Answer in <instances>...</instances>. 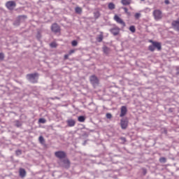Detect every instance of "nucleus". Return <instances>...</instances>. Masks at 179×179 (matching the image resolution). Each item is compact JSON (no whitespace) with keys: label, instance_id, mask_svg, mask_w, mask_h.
Listing matches in <instances>:
<instances>
[{"label":"nucleus","instance_id":"nucleus-1","mask_svg":"<svg viewBox=\"0 0 179 179\" xmlns=\"http://www.w3.org/2000/svg\"><path fill=\"white\" fill-rule=\"evenodd\" d=\"M150 43H152V45H150L148 47V50L152 52H153V51H155L156 48L158 51H160L162 50V43L153 41H150Z\"/></svg>","mask_w":179,"mask_h":179},{"label":"nucleus","instance_id":"nucleus-2","mask_svg":"<svg viewBox=\"0 0 179 179\" xmlns=\"http://www.w3.org/2000/svg\"><path fill=\"white\" fill-rule=\"evenodd\" d=\"M90 83L92 85L93 87H96V86H99L100 81L97 76L92 75L90 77Z\"/></svg>","mask_w":179,"mask_h":179},{"label":"nucleus","instance_id":"nucleus-3","mask_svg":"<svg viewBox=\"0 0 179 179\" xmlns=\"http://www.w3.org/2000/svg\"><path fill=\"white\" fill-rule=\"evenodd\" d=\"M152 15L155 20H160V19L163 17V13L160 10H155L152 13Z\"/></svg>","mask_w":179,"mask_h":179},{"label":"nucleus","instance_id":"nucleus-4","mask_svg":"<svg viewBox=\"0 0 179 179\" xmlns=\"http://www.w3.org/2000/svg\"><path fill=\"white\" fill-rule=\"evenodd\" d=\"M6 7L8 10H13L16 8V2L14 1H9L6 3Z\"/></svg>","mask_w":179,"mask_h":179},{"label":"nucleus","instance_id":"nucleus-5","mask_svg":"<svg viewBox=\"0 0 179 179\" xmlns=\"http://www.w3.org/2000/svg\"><path fill=\"white\" fill-rule=\"evenodd\" d=\"M55 157L59 159V160H62V159H65L66 157V153L64 151H57L55 152Z\"/></svg>","mask_w":179,"mask_h":179},{"label":"nucleus","instance_id":"nucleus-6","mask_svg":"<svg viewBox=\"0 0 179 179\" xmlns=\"http://www.w3.org/2000/svg\"><path fill=\"white\" fill-rule=\"evenodd\" d=\"M51 30L53 33H59L61 31V27L58 24L55 23L51 26Z\"/></svg>","mask_w":179,"mask_h":179},{"label":"nucleus","instance_id":"nucleus-7","mask_svg":"<svg viewBox=\"0 0 179 179\" xmlns=\"http://www.w3.org/2000/svg\"><path fill=\"white\" fill-rule=\"evenodd\" d=\"M114 20H115L117 23H119V24H122L123 27H125V22H124V20H122V19H121V17H120L117 15H115Z\"/></svg>","mask_w":179,"mask_h":179},{"label":"nucleus","instance_id":"nucleus-8","mask_svg":"<svg viewBox=\"0 0 179 179\" xmlns=\"http://www.w3.org/2000/svg\"><path fill=\"white\" fill-rule=\"evenodd\" d=\"M172 29L176 31H179V19L173 20L171 23Z\"/></svg>","mask_w":179,"mask_h":179},{"label":"nucleus","instance_id":"nucleus-9","mask_svg":"<svg viewBox=\"0 0 179 179\" xmlns=\"http://www.w3.org/2000/svg\"><path fill=\"white\" fill-rule=\"evenodd\" d=\"M120 127L122 129H127L128 128V119H122L120 120Z\"/></svg>","mask_w":179,"mask_h":179},{"label":"nucleus","instance_id":"nucleus-10","mask_svg":"<svg viewBox=\"0 0 179 179\" xmlns=\"http://www.w3.org/2000/svg\"><path fill=\"white\" fill-rule=\"evenodd\" d=\"M127 113H128V109H127V106H122L120 108V117H124V115H127Z\"/></svg>","mask_w":179,"mask_h":179},{"label":"nucleus","instance_id":"nucleus-11","mask_svg":"<svg viewBox=\"0 0 179 179\" xmlns=\"http://www.w3.org/2000/svg\"><path fill=\"white\" fill-rule=\"evenodd\" d=\"M120 28L116 27L110 29V31L113 36H118L120 34Z\"/></svg>","mask_w":179,"mask_h":179},{"label":"nucleus","instance_id":"nucleus-12","mask_svg":"<svg viewBox=\"0 0 179 179\" xmlns=\"http://www.w3.org/2000/svg\"><path fill=\"white\" fill-rule=\"evenodd\" d=\"M62 167H64V169H69V167H71V161L68 159H64L63 160Z\"/></svg>","mask_w":179,"mask_h":179},{"label":"nucleus","instance_id":"nucleus-13","mask_svg":"<svg viewBox=\"0 0 179 179\" xmlns=\"http://www.w3.org/2000/svg\"><path fill=\"white\" fill-rule=\"evenodd\" d=\"M66 123L68 127H75V125L76 124V121H75V120L73 119H69L66 121Z\"/></svg>","mask_w":179,"mask_h":179},{"label":"nucleus","instance_id":"nucleus-14","mask_svg":"<svg viewBox=\"0 0 179 179\" xmlns=\"http://www.w3.org/2000/svg\"><path fill=\"white\" fill-rule=\"evenodd\" d=\"M38 73H37L27 75V78L28 79H29V80H31V82L33 80V79H36V78H38Z\"/></svg>","mask_w":179,"mask_h":179},{"label":"nucleus","instance_id":"nucleus-15","mask_svg":"<svg viewBox=\"0 0 179 179\" xmlns=\"http://www.w3.org/2000/svg\"><path fill=\"white\" fill-rule=\"evenodd\" d=\"M19 173L21 178H24V177H26V170H24V169L20 168Z\"/></svg>","mask_w":179,"mask_h":179},{"label":"nucleus","instance_id":"nucleus-16","mask_svg":"<svg viewBox=\"0 0 179 179\" xmlns=\"http://www.w3.org/2000/svg\"><path fill=\"white\" fill-rule=\"evenodd\" d=\"M108 8L110 10H113V9H115V4H114L113 3H109L108 5Z\"/></svg>","mask_w":179,"mask_h":179},{"label":"nucleus","instance_id":"nucleus-17","mask_svg":"<svg viewBox=\"0 0 179 179\" xmlns=\"http://www.w3.org/2000/svg\"><path fill=\"white\" fill-rule=\"evenodd\" d=\"M78 121L79 122H85V121H86V117L85 116H79L78 117Z\"/></svg>","mask_w":179,"mask_h":179},{"label":"nucleus","instance_id":"nucleus-18","mask_svg":"<svg viewBox=\"0 0 179 179\" xmlns=\"http://www.w3.org/2000/svg\"><path fill=\"white\" fill-rule=\"evenodd\" d=\"M103 33H101L97 38H96V41L98 43H101V41H103Z\"/></svg>","mask_w":179,"mask_h":179},{"label":"nucleus","instance_id":"nucleus-19","mask_svg":"<svg viewBox=\"0 0 179 179\" xmlns=\"http://www.w3.org/2000/svg\"><path fill=\"white\" fill-rule=\"evenodd\" d=\"M75 12H76V13H78V15H80V13H82V8L76 7Z\"/></svg>","mask_w":179,"mask_h":179},{"label":"nucleus","instance_id":"nucleus-20","mask_svg":"<svg viewBox=\"0 0 179 179\" xmlns=\"http://www.w3.org/2000/svg\"><path fill=\"white\" fill-rule=\"evenodd\" d=\"M38 141L40 143H41V145H44V143H45V141L44 140V137H43L42 136H39Z\"/></svg>","mask_w":179,"mask_h":179},{"label":"nucleus","instance_id":"nucleus-21","mask_svg":"<svg viewBox=\"0 0 179 179\" xmlns=\"http://www.w3.org/2000/svg\"><path fill=\"white\" fill-rule=\"evenodd\" d=\"M103 51L104 54H110V48H108L106 46L103 48Z\"/></svg>","mask_w":179,"mask_h":179},{"label":"nucleus","instance_id":"nucleus-22","mask_svg":"<svg viewBox=\"0 0 179 179\" xmlns=\"http://www.w3.org/2000/svg\"><path fill=\"white\" fill-rule=\"evenodd\" d=\"M122 5H129L131 3V0H122Z\"/></svg>","mask_w":179,"mask_h":179},{"label":"nucleus","instance_id":"nucleus-23","mask_svg":"<svg viewBox=\"0 0 179 179\" xmlns=\"http://www.w3.org/2000/svg\"><path fill=\"white\" fill-rule=\"evenodd\" d=\"M15 127H17V128H20V127H22V123L19 120H15Z\"/></svg>","mask_w":179,"mask_h":179},{"label":"nucleus","instance_id":"nucleus-24","mask_svg":"<svg viewBox=\"0 0 179 179\" xmlns=\"http://www.w3.org/2000/svg\"><path fill=\"white\" fill-rule=\"evenodd\" d=\"M94 16L95 19H99L100 17V12L96 11L94 13Z\"/></svg>","mask_w":179,"mask_h":179},{"label":"nucleus","instance_id":"nucleus-25","mask_svg":"<svg viewBox=\"0 0 179 179\" xmlns=\"http://www.w3.org/2000/svg\"><path fill=\"white\" fill-rule=\"evenodd\" d=\"M129 30H130V31H131V33H135V31H136V29L135 28V26H134V25L130 26Z\"/></svg>","mask_w":179,"mask_h":179},{"label":"nucleus","instance_id":"nucleus-26","mask_svg":"<svg viewBox=\"0 0 179 179\" xmlns=\"http://www.w3.org/2000/svg\"><path fill=\"white\" fill-rule=\"evenodd\" d=\"M159 162L160 163H166V162H167V159H166V157H162L159 158Z\"/></svg>","mask_w":179,"mask_h":179},{"label":"nucleus","instance_id":"nucleus-27","mask_svg":"<svg viewBox=\"0 0 179 179\" xmlns=\"http://www.w3.org/2000/svg\"><path fill=\"white\" fill-rule=\"evenodd\" d=\"M50 47H52V48H57V43L55 42H52L50 44Z\"/></svg>","mask_w":179,"mask_h":179},{"label":"nucleus","instance_id":"nucleus-28","mask_svg":"<svg viewBox=\"0 0 179 179\" xmlns=\"http://www.w3.org/2000/svg\"><path fill=\"white\" fill-rule=\"evenodd\" d=\"M38 122H40L41 124H45L46 120H45V119H44V118H40V119L38 120Z\"/></svg>","mask_w":179,"mask_h":179},{"label":"nucleus","instance_id":"nucleus-29","mask_svg":"<svg viewBox=\"0 0 179 179\" xmlns=\"http://www.w3.org/2000/svg\"><path fill=\"white\" fill-rule=\"evenodd\" d=\"M123 9H124L125 13L127 14V16H131V13H129V12L128 11V8H123Z\"/></svg>","mask_w":179,"mask_h":179},{"label":"nucleus","instance_id":"nucleus-30","mask_svg":"<svg viewBox=\"0 0 179 179\" xmlns=\"http://www.w3.org/2000/svg\"><path fill=\"white\" fill-rule=\"evenodd\" d=\"M71 45H72L73 47H76V45H78V41H73L71 42Z\"/></svg>","mask_w":179,"mask_h":179},{"label":"nucleus","instance_id":"nucleus-31","mask_svg":"<svg viewBox=\"0 0 179 179\" xmlns=\"http://www.w3.org/2000/svg\"><path fill=\"white\" fill-rule=\"evenodd\" d=\"M15 155H16L17 156H20V155H22V150H16V151H15Z\"/></svg>","mask_w":179,"mask_h":179},{"label":"nucleus","instance_id":"nucleus-32","mask_svg":"<svg viewBox=\"0 0 179 179\" xmlns=\"http://www.w3.org/2000/svg\"><path fill=\"white\" fill-rule=\"evenodd\" d=\"M134 17L136 19H139L141 17V13H136L135 15H134Z\"/></svg>","mask_w":179,"mask_h":179},{"label":"nucleus","instance_id":"nucleus-33","mask_svg":"<svg viewBox=\"0 0 179 179\" xmlns=\"http://www.w3.org/2000/svg\"><path fill=\"white\" fill-rule=\"evenodd\" d=\"M106 118H108V120L113 118V115L111 113H106Z\"/></svg>","mask_w":179,"mask_h":179},{"label":"nucleus","instance_id":"nucleus-34","mask_svg":"<svg viewBox=\"0 0 179 179\" xmlns=\"http://www.w3.org/2000/svg\"><path fill=\"white\" fill-rule=\"evenodd\" d=\"M3 58H5V55H3V53H0V59L2 60L3 59Z\"/></svg>","mask_w":179,"mask_h":179},{"label":"nucleus","instance_id":"nucleus-35","mask_svg":"<svg viewBox=\"0 0 179 179\" xmlns=\"http://www.w3.org/2000/svg\"><path fill=\"white\" fill-rule=\"evenodd\" d=\"M75 53V50H71L69 52V55H72V54Z\"/></svg>","mask_w":179,"mask_h":179},{"label":"nucleus","instance_id":"nucleus-36","mask_svg":"<svg viewBox=\"0 0 179 179\" xmlns=\"http://www.w3.org/2000/svg\"><path fill=\"white\" fill-rule=\"evenodd\" d=\"M69 55H70L69 54L65 55H64V59H69Z\"/></svg>","mask_w":179,"mask_h":179},{"label":"nucleus","instance_id":"nucleus-37","mask_svg":"<svg viewBox=\"0 0 179 179\" xmlns=\"http://www.w3.org/2000/svg\"><path fill=\"white\" fill-rule=\"evenodd\" d=\"M164 3H166V5H169L170 3V1L169 0H165L164 1Z\"/></svg>","mask_w":179,"mask_h":179},{"label":"nucleus","instance_id":"nucleus-38","mask_svg":"<svg viewBox=\"0 0 179 179\" xmlns=\"http://www.w3.org/2000/svg\"><path fill=\"white\" fill-rule=\"evenodd\" d=\"M177 75H179V69H177Z\"/></svg>","mask_w":179,"mask_h":179},{"label":"nucleus","instance_id":"nucleus-39","mask_svg":"<svg viewBox=\"0 0 179 179\" xmlns=\"http://www.w3.org/2000/svg\"><path fill=\"white\" fill-rule=\"evenodd\" d=\"M144 174H146V169H143Z\"/></svg>","mask_w":179,"mask_h":179},{"label":"nucleus","instance_id":"nucleus-40","mask_svg":"<svg viewBox=\"0 0 179 179\" xmlns=\"http://www.w3.org/2000/svg\"><path fill=\"white\" fill-rule=\"evenodd\" d=\"M122 141H125V138H122Z\"/></svg>","mask_w":179,"mask_h":179},{"label":"nucleus","instance_id":"nucleus-41","mask_svg":"<svg viewBox=\"0 0 179 179\" xmlns=\"http://www.w3.org/2000/svg\"><path fill=\"white\" fill-rule=\"evenodd\" d=\"M141 1H145V0H141Z\"/></svg>","mask_w":179,"mask_h":179}]
</instances>
